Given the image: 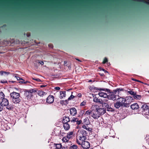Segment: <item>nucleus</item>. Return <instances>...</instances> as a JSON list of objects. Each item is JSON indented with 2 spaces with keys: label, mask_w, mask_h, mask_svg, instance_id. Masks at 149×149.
Listing matches in <instances>:
<instances>
[{
  "label": "nucleus",
  "mask_w": 149,
  "mask_h": 149,
  "mask_svg": "<svg viewBox=\"0 0 149 149\" xmlns=\"http://www.w3.org/2000/svg\"><path fill=\"white\" fill-rule=\"evenodd\" d=\"M74 97V95H72L68 99V100H71L72 99H73Z\"/></svg>",
  "instance_id": "nucleus-29"
},
{
  "label": "nucleus",
  "mask_w": 149,
  "mask_h": 149,
  "mask_svg": "<svg viewBox=\"0 0 149 149\" xmlns=\"http://www.w3.org/2000/svg\"><path fill=\"white\" fill-rule=\"evenodd\" d=\"M69 139L67 137H65L62 139V141L64 142H67Z\"/></svg>",
  "instance_id": "nucleus-24"
},
{
  "label": "nucleus",
  "mask_w": 149,
  "mask_h": 149,
  "mask_svg": "<svg viewBox=\"0 0 149 149\" xmlns=\"http://www.w3.org/2000/svg\"><path fill=\"white\" fill-rule=\"evenodd\" d=\"M148 92L149 93V91H148Z\"/></svg>",
  "instance_id": "nucleus-51"
},
{
  "label": "nucleus",
  "mask_w": 149,
  "mask_h": 149,
  "mask_svg": "<svg viewBox=\"0 0 149 149\" xmlns=\"http://www.w3.org/2000/svg\"><path fill=\"white\" fill-rule=\"evenodd\" d=\"M116 90L113 91V92H110L109 91L108 92L109 94L108 95L107 100L109 99H111L113 100H115L116 99Z\"/></svg>",
  "instance_id": "nucleus-6"
},
{
  "label": "nucleus",
  "mask_w": 149,
  "mask_h": 149,
  "mask_svg": "<svg viewBox=\"0 0 149 149\" xmlns=\"http://www.w3.org/2000/svg\"><path fill=\"white\" fill-rule=\"evenodd\" d=\"M128 92L131 95H133L134 96H135L136 94V93L135 92L132 91H130Z\"/></svg>",
  "instance_id": "nucleus-26"
},
{
  "label": "nucleus",
  "mask_w": 149,
  "mask_h": 149,
  "mask_svg": "<svg viewBox=\"0 0 149 149\" xmlns=\"http://www.w3.org/2000/svg\"><path fill=\"white\" fill-rule=\"evenodd\" d=\"M4 107H3V106L1 105L0 104V111L2 110L3 109Z\"/></svg>",
  "instance_id": "nucleus-36"
},
{
  "label": "nucleus",
  "mask_w": 149,
  "mask_h": 149,
  "mask_svg": "<svg viewBox=\"0 0 149 149\" xmlns=\"http://www.w3.org/2000/svg\"><path fill=\"white\" fill-rule=\"evenodd\" d=\"M68 121V118L67 117L64 118L63 122L65 124L64 125V127L66 130H68L69 129L70 126L67 123Z\"/></svg>",
  "instance_id": "nucleus-7"
},
{
  "label": "nucleus",
  "mask_w": 149,
  "mask_h": 149,
  "mask_svg": "<svg viewBox=\"0 0 149 149\" xmlns=\"http://www.w3.org/2000/svg\"><path fill=\"white\" fill-rule=\"evenodd\" d=\"M36 92L35 90L33 89L29 90H25L24 92V95L26 98L27 100L30 99L32 96V93Z\"/></svg>",
  "instance_id": "nucleus-4"
},
{
  "label": "nucleus",
  "mask_w": 149,
  "mask_h": 149,
  "mask_svg": "<svg viewBox=\"0 0 149 149\" xmlns=\"http://www.w3.org/2000/svg\"><path fill=\"white\" fill-rule=\"evenodd\" d=\"M132 79L134 81H138V82H141V83H143L142 82H141V81H139L138 80H136V79Z\"/></svg>",
  "instance_id": "nucleus-37"
},
{
  "label": "nucleus",
  "mask_w": 149,
  "mask_h": 149,
  "mask_svg": "<svg viewBox=\"0 0 149 149\" xmlns=\"http://www.w3.org/2000/svg\"><path fill=\"white\" fill-rule=\"evenodd\" d=\"M131 107L132 109L134 110L139 109V107L137 103H135L131 105Z\"/></svg>",
  "instance_id": "nucleus-16"
},
{
  "label": "nucleus",
  "mask_w": 149,
  "mask_h": 149,
  "mask_svg": "<svg viewBox=\"0 0 149 149\" xmlns=\"http://www.w3.org/2000/svg\"><path fill=\"white\" fill-rule=\"evenodd\" d=\"M91 112V111H90V110L87 111L86 112L85 114H87V115H89L90 114Z\"/></svg>",
  "instance_id": "nucleus-35"
},
{
  "label": "nucleus",
  "mask_w": 149,
  "mask_h": 149,
  "mask_svg": "<svg viewBox=\"0 0 149 149\" xmlns=\"http://www.w3.org/2000/svg\"><path fill=\"white\" fill-rule=\"evenodd\" d=\"M134 98L135 99H140L141 98V96L140 95H136L135 96H134Z\"/></svg>",
  "instance_id": "nucleus-25"
},
{
  "label": "nucleus",
  "mask_w": 149,
  "mask_h": 149,
  "mask_svg": "<svg viewBox=\"0 0 149 149\" xmlns=\"http://www.w3.org/2000/svg\"><path fill=\"white\" fill-rule=\"evenodd\" d=\"M102 106L103 107H105V109L107 108V110L108 111H113V110L112 108L109 107V106L107 104V102H104V101L102 100Z\"/></svg>",
  "instance_id": "nucleus-9"
},
{
  "label": "nucleus",
  "mask_w": 149,
  "mask_h": 149,
  "mask_svg": "<svg viewBox=\"0 0 149 149\" xmlns=\"http://www.w3.org/2000/svg\"><path fill=\"white\" fill-rule=\"evenodd\" d=\"M77 96L79 97H81L82 96V95L81 93H79L77 95Z\"/></svg>",
  "instance_id": "nucleus-39"
},
{
  "label": "nucleus",
  "mask_w": 149,
  "mask_h": 149,
  "mask_svg": "<svg viewBox=\"0 0 149 149\" xmlns=\"http://www.w3.org/2000/svg\"><path fill=\"white\" fill-rule=\"evenodd\" d=\"M96 111L98 114H96V115H95L94 113L92 116L95 118L98 117L100 115L104 114L106 112L105 108H102L99 107L96 109Z\"/></svg>",
  "instance_id": "nucleus-5"
},
{
  "label": "nucleus",
  "mask_w": 149,
  "mask_h": 149,
  "mask_svg": "<svg viewBox=\"0 0 149 149\" xmlns=\"http://www.w3.org/2000/svg\"><path fill=\"white\" fill-rule=\"evenodd\" d=\"M76 120L77 119H75L74 121H76L77 122V124H79L81 123V120L78 121ZM73 121H74V120Z\"/></svg>",
  "instance_id": "nucleus-31"
},
{
  "label": "nucleus",
  "mask_w": 149,
  "mask_h": 149,
  "mask_svg": "<svg viewBox=\"0 0 149 149\" xmlns=\"http://www.w3.org/2000/svg\"><path fill=\"white\" fill-rule=\"evenodd\" d=\"M100 70H103V71H105V70L101 68H100Z\"/></svg>",
  "instance_id": "nucleus-46"
},
{
  "label": "nucleus",
  "mask_w": 149,
  "mask_h": 149,
  "mask_svg": "<svg viewBox=\"0 0 149 149\" xmlns=\"http://www.w3.org/2000/svg\"><path fill=\"white\" fill-rule=\"evenodd\" d=\"M82 147L84 149H87L90 147V145L88 142L86 141H84L83 143H81V144Z\"/></svg>",
  "instance_id": "nucleus-12"
},
{
  "label": "nucleus",
  "mask_w": 149,
  "mask_h": 149,
  "mask_svg": "<svg viewBox=\"0 0 149 149\" xmlns=\"http://www.w3.org/2000/svg\"><path fill=\"white\" fill-rule=\"evenodd\" d=\"M77 60H78V61H80V60H78V59Z\"/></svg>",
  "instance_id": "nucleus-49"
},
{
  "label": "nucleus",
  "mask_w": 149,
  "mask_h": 149,
  "mask_svg": "<svg viewBox=\"0 0 149 149\" xmlns=\"http://www.w3.org/2000/svg\"><path fill=\"white\" fill-rule=\"evenodd\" d=\"M0 104L3 107L7 106L9 104L8 100L5 98V95L2 92H0Z\"/></svg>",
  "instance_id": "nucleus-2"
},
{
  "label": "nucleus",
  "mask_w": 149,
  "mask_h": 149,
  "mask_svg": "<svg viewBox=\"0 0 149 149\" xmlns=\"http://www.w3.org/2000/svg\"><path fill=\"white\" fill-rule=\"evenodd\" d=\"M10 74L9 72L3 70H0V77H6V76Z\"/></svg>",
  "instance_id": "nucleus-10"
},
{
  "label": "nucleus",
  "mask_w": 149,
  "mask_h": 149,
  "mask_svg": "<svg viewBox=\"0 0 149 149\" xmlns=\"http://www.w3.org/2000/svg\"><path fill=\"white\" fill-rule=\"evenodd\" d=\"M71 148H73V149H77V146L75 145H74L70 147Z\"/></svg>",
  "instance_id": "nucleus-33"
},
{
  "label": "nucleus",
  "mask_w": 149,
  "mask_h": 149,
  "mask_svg": "<svg viewBox=\"0 0 149 149\" xmlns=\"http://www.w3.org/2000/svg\"><path fill=\"white\" fill-rule=\"evenodd\" d=\"M45 94V93L42 91H39L38 92V95L40 96H43Z\"/></svg>",
  "instance_id": "nucleus-22"
},
{
  "label": "nucleus",
  "mask_w": 149,
  "mask_h": 149,
  "mask_svg": "<svg viewBox=\"0 0 149 149\" xmlns=\"http://www.w3.org/2000/svg\"><path fill=\"white\" fill-rule=\"evenodd\" d=\"M70 111V114L73 116L75 115L77 113L76 109L75 108H74L71 109Z\"/></svg>",
  "instance_id": "nucleus-15"
},
{
  "label": "nucleus",
  "mask_w": 149,
  "mask_h": 149,
  "mask_svg": "<svg viewBox=\"0 0 149 149\" xmlns=\"http://www.w3.org/2000/svg\"><path fill=\"white\" fill-rule=\"evenodd\" d=\"M86 139V138L84 136H81L79 139L77 140L78 143L80 144H81L82 143L84 142V141Z\"/></svg>",
  "instance_id": "nucleus-14"
},
{
  "label": "nucleus",
  "mask_w": 149,
  "mask_h": 149,
  "mask_svg": "<svg viewBox=\"0 0 149 149\" xmlns=\"http://www.w3.org/2000/svg\"><path fill=\"white\" fill-rule=\"evenodd\" d=\"M60 99H61L63 97H65V92L64 91H61L60 92Z\"/></svg>",
  "instance_id": "nucleus-17"
},
{
  "label": "nucleus",
  "mask_w": 149,
  "mask_h": 149,
  "mask_svg": "<svg viewBox=\"0 0 149 149\" xmlns=\"http://www.w3.org/2000/svg\"><path fill=\"white\" fill-rule=\"evenodd\" d=\"M133 100L132 97L130 96H128L126 97L125 100H126L125 102H126V104H127V107L129 106Z\"/></svg>",
  "instance_id": "nucleus-13"
},
{
  "label": "nucleus",
  "mask_w": 149,
  "mask_h": 149,
  "mask_svg": "<svg viewBox=\"0 0 149 149\" xmlns=\"http://www.w3.org/2000/svg\"><path fill=\"white\" fill-rule=\"evenodd\" d=\"M83 127L84 128V129H86V130L87 129V128L86 127V126H83Z\"/></svg>",
  "instance_id": "nucleus-44"
},
{
  "label": "nucleus",
  "mask_w": 149,
  "mask_h": 149,
  "mask_svg": "<svg viewBox=\"0 0 149 149\" xmlns=\"http://www.w3.org/2000/svg\"><path fill=\"white\" fill-rule=\"evenodd\" d=\"M99 92L98 94L99 96L101 97H103L104 98H105L103 100H102H102L104 101V102H107V99L108 95L104 91L107 92H109V90L108 89L104 90V89H102L100 88L99 89Z\"/></svg>",
  "instance_id": "nucleus-3"
},
{
  "label": "nucleus",
  "mask_w": 149,
  "mask_h": 149,
  "mask_svg": "<svg viewBox=\"0 0 149 149\" xmlns=\"http://www.w3.org/2000/svg\"><path fill=\"white\" fill-rule=\"evenodd\" d=\"M9 82H12V83H14V81H9Z\"/></svg>",
  "instance_id": "nucleus-47"
},
{
  "label": "nucleus",
  "mask_w": 149,
  "mask_h": 149,
  "mask_svg": "<svg viewBox=\"0 0 149 149\" xmlns=\"http://www.w3.org/2000/svg\"><path fill=\"white\" fill-rule=\"evenodd\" d=\"M88 130H89V129H88Z\"/></svg>",
  "instance_id": "nucleus-50"
},
{
  "label": "nucleus",
  "mask_w": 149,
  "mask_h": 149,
  "mask_svg": "<svg viewBox=\"0 0 149 149\" xmlns=\"http://www.w3.org/2000/svg\"><path fill=\"white\" fill-rule=\"evenodd\" d=\"M142 108L144 110H146L148 109V107L146 104H144L142 106Z\"/></svg>",
  "instance_id": "nucleus-28"
},
{
  "label": "nucleus",
  "mask_w": 149,
  "mask_h": 149,
  "mask_svg": "<svg viewBox=\"0 0 149 149\" xmlns=\"http://www.w3.org/2000/svg\"><path fill=\"white\" fill-rule=\"evenodd\" d=\"M54 89L56 90H59L60 89V88L58 87H56L54 88Z\"/></svg>",
  "instance_id": "nucleus-40"
},
{
  "label": "nucleus",
  "mask_w": 149,
  "mask_h": 149,
  "mask_svg": "<svg viewBox=\"0 0 149 149\" xmlns=\"http://www.w3.org/2000/svg\"><path fill=\"white\" fill-rule=\"evenodd\" d=\"M86 104V102L85 101H83L81 102L80 104V106H84Z\"/></svg>",
  "instance_id": "nucleus-30"
},
{
  "label": "nucleus",
  "mask_w": 149,
  "mask_h": 149,
  "mask_svg": "<svg viewBox=\"0 0 149 149\" xmlns=\"http://www.w3.org/2000/svg\"><path fill=\"white\" fill-rule=\"evenodd\" d=\"M148 112L149 113V109L148 110Z\"/></svg>",
  "instance_id": "nucleus-48"
},
{
  "label": "nucleus",
  "mask_w": 149,
  "mask_h": 149,
  "mask_svg": "<svg viewBox=\"0 0 149 149\" xmlns=\"http://www.w3.org/2000/svg\"><path fill=\"white\" fill-rule=\"evenodd\" d=\"M62 146L61 144H58L56 146V147L58 148H60Z\"/></svg>",
  "instance_id": "nucleus-34"
},
{
  "label": "nucleus",
  "mask_w": 149,
  "mask_h": 149,
  "mask_svg": "<svg viewBox=\"0 0 149 149\" xmlns=\"http://www.w3.org/2000/svg\"><path fill=\"white\" fill-rule=\"evenodd\" d=\"M33 79L35 80H36V81H39V82H41V80L40 79H34V78H33Z\"/></svg>",
  "instance_id": "nucleus-41"
},
{
  "label": "nucleus",
  "mask_w": 149,
  "mask_h": 149,
  "mask_svg": "<svg viewBox=\"0 0 149 149\" xmlns=\"http://www.w3.org/2000/svg\"><path fill=\"white\" fill-rule=\"evenodd\" d=\"M47 86V85H42L40 86V87L41 88H42L43 87H45Z\"/></svg>",
  "instance_id": "nucleus-38"
},
{
  "label": "nucleus",
  "mask_w": 149,
  "mask_h": 149,
  "mask_svg": "<svg viewBox=\"0 0 149 149\" xmlns=\"http://www.w3.org/2000/svg\"><path fill=\"white\" fill-rule=\"evenodd\" d=\"M40 63L41 64L43 65L44 64V63L42 61H41V62L39 63Z\"/></svg>",
  "instance_id": "nucleus-45"
},
{
  "label": "nucleus",
  "mask_w": 149,
  "mask_h": 149,
  "mask_svg": "<svg viewBox=\"0 0 149 149\" xmlns=\"http://www.w3.org/2000/svg\"><path fill=\"white\" fill-rule=\"evenodd\" d=\"M107 61H108L107 58H104L102 63L103 64L107 62Z\"/></svg>",
  "instance_id": "nucleus-32"
},
{
  "label": "nucleus",
  "mask_w": 149,
  "mask_h": 149,
  "mask_svg": "<svg viewBox=\"0 0 149 149\" xmlns=\"http://www.w3.org/2000/svg\"><path fill=\"white\" fill-rule=\"evenodd\" d=\"M54 101V97L52 95H49L47 99L46 102L49 104H51L53 103Z\"/></svg>",
  "instance_id": "nucleus-11"
},
{
  "label": "nucleus",
  "mask_w": 149,
  "mask_h": 149,
  "mask_svg": "<svg viewBox=\"0 0 149 149\" xmlns=\"http://www.w3.org/2000/svg\"><path fill=\"white\" fill-rule=\"evenodd\" d=\"M94 113V114H95V115H96V114H98V113H97V111H94L93 113V115H92V116L93 115V113Z\"/></svg>",
  "instance_id": "nucleus-42"
},
{
  "label": "nucleus",
  "mask_w": 149,
  "mask_h": 149,
  "mask_svg": "<svg viewBox=\"0 0 149 149\" xmlns=\"http://www.w3.org/2000/svg\"><path fill=\"white\" fill-rule=\"evenodd\" d=\"M13 102L15 104H18L20 102L19 97L20 96L19 93L13 92L10 94Z\"/></svg>",
  "instance_id": "nucleus-1"
},
{
  "label": "nucleus",
  "mask_w": 149,
  "mask_h": 149,
  "mask_svg": "<svg viewBox=\"0 0 149 149\" xmlns=\"http://www.w3.org/2000/svg\"><path fill=\"white\" fill-rule=\"evenodd\" d=\"M121 106H122L118 101L114 104V107L117 109L119 108Z\"/></svg>",
  "instance_id": "nucleus-18"
},
{
  "label": "nucleus",
  "mask_w": 149,
  "mask_h": 149,
  "mask_svg": "<svg viewBox=\"0 0 149 149\" xmlns=\"http://www.w3.org/2000/svg\"><path fill=\"white\" fill-rule=\"evenodd\" d=\"M73 134V132H70L68 134L67 136L70 139V138L72 136Z\"/></svg>",
  "instance_id": "nucleus-23"
},
{
  "label": "nucleus",
  "mask_w": 149,
  "mask_h": 149,
  "mask_svg": "<svg viewBox=\"0 0 149 149\" xmlns=\"http://www.w3.org/2000/svg\"><path fill=\"white\" fill-rule=\"evenodd\" d=\"M99 88L98 89L97 88H91V90L94 93H95L98 91H99Z\"/></svg>",
  "instance_id": "nucleus-20"
},
{
  "label": "nucleus",
  "mask_w": 149,
  "mask_h": 149,
  "mask_svg": "<svg viewBox=\"0 0 149 149\" xmlns=\"http://www.w3.org/2000/svg\"><path fill=\"white\" fill-rule=\"evenodd\" d=\"M0 83L2 84H7L8 83L7 80L5 78L3 79L0 81Z\"/></svg>",
  "instance_id": "nucleus-21"
},
{
  "label": "nucleus",
  "mask_w": 149,
  "mask_h": 149,
  "mask_svg": "<svg viewBox=\"0 0 149 149\" xmlns=\"http://www.w3.org/2000/svg\"><path fill=\"white\" fill-rule=\"evenodd\" d=\"M93 101L95 102H100V103L102 104V101H100L99 99H98L96 97H95L93 99Z\"/></svg>",
  "instance_id": "nucleus-27"
},
{
  "label": "nucleus",
  "mask_w": 149,
  "mask_h": 149,
  "mask_svg": "<svg viewBox=\"0 0 149 149\" xmlns=\"http://www.w3.org/2000/svg\"><path fill=\"white\" fill-rule=\"evenodd\" d=\"M117 101L120 103V104L122 106L127 107V104H126V102H125L126 100L125 98L123 97H120L118 99Z\"/></svg>",
  "instance_id": "nucleus-8"
},
{
  "label": "nucleus",
  "mask_w": 149,
  "mask_h": 149,
  "mask_svg": "<svg viewBox=\"0 0 149 149\" xmlns=\"http://www.w3.org/2000/svg\"><path fill=\"white\" fill-rule=\"evenodd\" d=\"M19 80H20L19 83L22 84H26L28 83H30V82L27 81H25L22 79H19Z\"/></svg>",
  "instance_id": "nucleus-19"
},
{
  "label": "nucleus",
  "mask_w": 149,
  "mask_h": 149,
  "mask_svg": "<svg viewBox=\"0 0 149 149\" xmlns=\"http://www.w3.org/2000/svg\"><path fill=\"white\" fill-rule=\"evenodd\" d=\"M60 102L62 104H64V101L63 100H61Z\"/></svg>",
  "instance_id": "nucleus-43"
}]
</instances>
